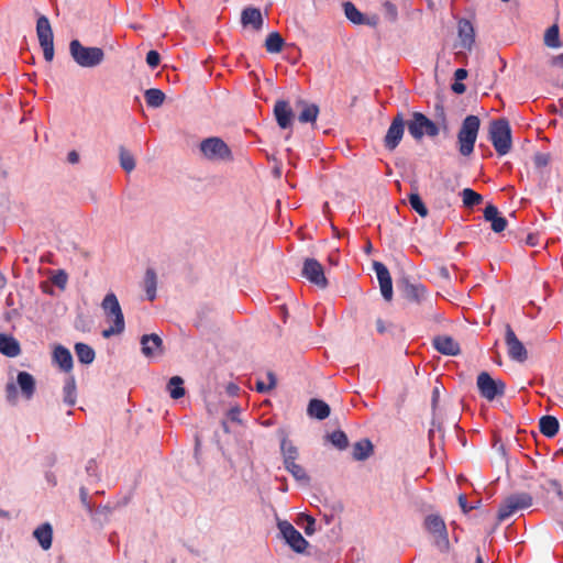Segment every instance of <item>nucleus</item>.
<instances>
[{"instance_id": "nucleus-1", "label": "nucleus", "mask_w": 563, "mask_h": 563, "mask_svg": "<svg viewBox=\"0 0 563 563\" xmlns=\"http://www.w3.org/2000/svg\"><path fill=\"white\" fill-rule=\"evenodd\" d=\"M101 309L104 322L108 324V327L102 330V336L109 339L123 333L125 329L124 316L120 302L113 292H108L104 296L101 302Z\"/></svg>"}, {"instance_id": "nucleus-2", "label": "nucleus", "mask_w": 563, "mask_h": 563, "mask_svg": "<svg viewBox=\"0 0 563 563\" xmlns=\"http://www.w3.org/2000/svg\"><path fill=\"white\" fill-rule=\"evenodd\" d=\"M481 121L476 115H467L457 133L459 152L463 156H470L474 152Z\"/></svg>"}, {"instance_id": "nucleus-3", "label": "nucleus", "mask_w": 563, "mask_h": 563, "mask_svg": "<svg viewBox=\"0 0 563 563\" xmlns=\"http://www.w3.org/2000/svg\"><path fill=\"white\" fill-rule=\"evenodd\" d=\"M69 53L73 59L85 68H93L100 65L104 58L101 48L84 46L78 40H73L69 43Z\"/></svg>"}, {"instance_id": "nucleus-4", "label": "nucleus", "mask_w": 563, "mask_h": 563, "mask_svg": "<svg viewBox=\"0 0 563 563\" xmlns=\"http://www.w3.org/2000/svg\"><path fill=\"white\" fill-rule=\"evenodd\" d=\"M489 140L498 155L504 156L511 148V129L507 120L493 121L489 126Z\"/></svg>"}, {"instance_id": "nucleus-5", "label": "nucleus", "mask_w": 563, "mask_h": 563, "mask_svg": "<svg viewBox=\"0 0 563 563\" xmlns=\"http://www.w3.org/2000/svg\"><path fill=\"white\" fill-rule=\"evenodd\" d=\"M199 150L203 158L210 162H229L232 159V152L227 143L217 136L201 141Z\"/></svg>"}, {"instance_id": "nucleus-6", "label": "nucleus", "mask_w": 563, "mask_h": 563, "mask_svg": "<svg viewBox=\"0 0 563 563\" xmlns=\"http://www.w3.org/2000/svg\"><path fill=\"white\" fill-rule=\"evenodd\" d=\"M532 505V497L527 493L514 494L507 497L500 505L498 519L506 520L519 510L529 508Z\"/></svg>"}, {"instance_id": "nucleus-7", "label": "nucleus", "mask_w": 563, "mask_h": 563, "mask_svg": "<svg viewBox=\"0 0 563 563\" xmlns=\"http://www.w3.org/2000/svg\"><path fill=\"white\" fill-rule=\"evenodd\" d=\"M36 34L43 49L44 58L51 62L54 58V36L49 21L44 15L40 16L37 20Z\"/></svg>"}, {"instance_id": "nucleus-8", "label": "nucleus", "mask_w": 563, "mask_h": 563, "mask_svg": "<svg viewBox=\"0 0 563 563\" xmlns=\"http://www.w3.org/2000/svg\"><path fill=\"white\" fill-rule=\"evenodd\" d=\"M277 527L285 540V542L298 553H302L308 547V541L301 533L288 521L279 520Z\"/></svg>"}, {"instance_id": "nucleus-9", "label": "nucleus", "mask_w": 563, "mask_h": 563, "mask_svg": "<svg viewBox=\"0 0 563 563\" xmlns=\"http://www.w3.org/2000/svg\"><path fill=\"white\" fill-rule=\"evenodd\" d=\"M409 133L417 140L424 134L435 136L439 133L438 126L429 120L424 114L416 112L412 120L408 124Z\"/></svg>"}, {"instance_id": "nucleus-10", "label": "nucleus", "mask_w": 563, "mask_h": 563, "mask_svg": "<svg viewBox=\"0 0 563 563\" xmlns=\"http://www.w3.org/2000/svg\"><path fill=\"white\" fill-rule=\"evenodd\" d=\"M477 387L481 395L489 401L497 396H501L505 391V384L501 380L493 379L486 372H482L477 376Z\"/></svg>"}, {"instance_id": "nucleus-11", "label": "nucleus", "mask_w": 563, "mask_h": 563, "mask_svg": "<svg viewBox=\"0 0 563 563\" xmlns=\"http://www.w3.org/2000/svg\"><path fill=\"white\" fill-rule=\"evenodd\" d=\"M302 276L320 288L328 286L323 266L314 258H307L302 266Z\"/></svg>"}, {"instance_id": "nucleus-12", "label": "nucleus", "mask_w": 563, "mask_h": 563, "mask_svg": "<svg viewBox=\"0 0 563 563\" xmlns=\"http://www.w3.org/2000/svg\"><path fill=\"white\" fill-rule=\"evenodd\" d=\"M505 342L507 345L508 355L511 360L522 363L528 358V352L525 345L517 338L509 324L506 325Z\"/></svg>"}, {"instance_id": "nucleus-13", "label": "nucleus", "mask_w": 563, "mask_h": 563, "mask_svg": "<svg viewBox=\"0 0 563 563\" xmlns=\"http://www.w3.org/2000/svg\"><path fill=\"white\" fill-rule=\"evenodd\" d=\"M405 131V122L400 114L394 118L384 139L385 147L389 151L395 150L400 143Z\"/></svg>"}, {"instance_id": "nucleus-14", "label": "nucleus", "mask_w": 563, "mask_h": 563, "mask_svg": "<svg viewBox=\"0 0 563 563\" xmlns=\"http://www.w3.org/2000/svg\"><path fill=\"white\" fill-rule=\"evenodd\" d=\"M374 271L377 275V279L379 282L380 291H382L383 297L388 301L391 300L393 283H391V277H390V274H389L387 267L382 263L375 262Z\"/></svg>"}, {"instance_id": "nucleus-15", "label": "nucleus", "mask_w": 563, "mask_h": 563, "mask_svg": "<svg viewBox=\"0 0 563 563\" xmlns=\"http://www.w3.org/2000/svg\"><path fill=\"white\" fill-rule=\"evenodd\" d=\"M274 114L278 125L282 129H288L291 126L294 121V111L289 102L285 100H278L274 107Z\"/></svg>"}, {"instance_id": "nucleus-16", "label": "nucleus", "mask_w": 563, "mask_h": 563, "mask_svg": "<svg viewBox=\"0 0 563 563\" xmlns=\"http://www.w3.org/2000/svg\"><path fill=\"white\" fill-rule=\"evenodd\" d=\"M142 353L146 357L158 356L163 353V341L157 334H145L141 338Z\"/></svg>"}, {"instance_id": "nucleus-17", "label": "nucleus", "mask_w": 563, "mask_h": 563, "mask_svg": "<svg viewBox=\"0 0 563 563\" xmlns=\"http://www.w3.org/2000/svg\"><path fill=\"white\" fill-rule=\"evenodd\" d=\"M426 529L432 533L440 542L448 543L446 527L441 517L430 515L424 520Z\"/></svg>"}, {"instance_id": "nucleus-18", "label": "nucleus", "mask_w": 563, "mask_h": 563, "mask_svg": "<svg viewBox=\"0 0 563 563\" xmlns=\"http://www.w3.org/2000/svg\"><path fill=\"white\" fill-rule=\"evenodd\" d=\"M241 23L243 26L251 25L254 30L260 31L264 23L260 9L253 7L245 8L241 14Z\"/></svg>"}, {"instance_id": "nucleus-19", "label": "nucleus", "mask_w": 563, "mask_h": 563, "mask_svg": "<svg viewBox=\"0 0 563 563\" xmlns=\"http://www.w3.org/2000/svg\"><path fill=\"white\" fill-rule=\"evenodd\" d=\"M53 362L64 372H70L73 368V356L69 350L62 345L55 346Z\"/></svg>"}, {"instance_id": "nucleus-20", "label": "nucleus", "mask_w": 563, "mask_h": 563, "mask_svg": "<svg viewBox=\"0 0 563 563\" xmlns=\"http://www.w3.org/2000/svg\"><path fill=\"white\" fill-rule=\"evenodd\" d=\"M484 218L492 223V229L496 233L503 232L507 227V220L499 216L498 209L493 205L485 208Z\"/></svg>"}, {"instance_id": "nucleus-21", "label": "nucleus", "mask_w": 563, "mask_h": 563, "mask_svg": "<svg viewBox=\"0 0 563 563\" xmlns=\"http://www.w3.org/2000/svg\"><path fill=\"white\" fill-rule=\"evenodd\" d=\"M16 383L24 398L30 400L35 393L34 377L27 372H19L16 376Z\"/></svg>"}, {"instance_id": "nucleus-22", "label": "nucleus", "mask_w": 563, "mask_h": 563, "mask_svg": "<svg viewBox=\"0 0 563 563\" xmlns=\"http://www.w3.org/2000/svg\"><path fill=\"white\" fill-rule=\"evenodd\" d=\"M0 353L8 357H15L21 353L20 343L12 335L0 334Z\"/></svg>"}, {"instance_id": "nucleus-23", "label": "nucleus", "mask_w": 563, "mask_h": 563, "mask_svg": "<svg viewBox=\"0 0 563 563\" xmlns=\"http://www.w3.org/2000/svg\"><path fill=\"white\" fill-rule=\"evenodd\" d=\"M297 107L301 109L298 120L301 123H314L319 114V108L314 103H309L303 100L297 102Z\"/></svg>"}, {"instance_id": "nucleus-24", "label": "nucleus", "mask_w": 563, "mask_h": 563, "mask_svg": "<svg viewBox=\"0 0 563 563\" xmlns=\"http://www.w3.org/2000/svg\"><path fill=\"white\" fill-rule=\"evenodd\" d=\"M434 347L442 354L456 355L460 352V346L452 338L442 335L433 340Z\"/></svg>"}, {"instance_id": "nucleus-25", "label": "nucleus", "mask_w": 563, "mask_h": 563, "mask_svg": "<svg viewBox=\"0 0 563 563\" xmlns=\"http://www.w3.org/2000/svg\"><path fill=\"white\" fill-rule=\"evenodd\" d=\"M457 27L462 47L470 48L474 42V29L472 23L466 19H462L459 21Z\"/></svg>"}, {"instance_id": "nucleus-26", "label": "nucleus", "mask_w": 563, "mask_h": 563, "mask_svg": "<svg viewBox=\"0 0 563 563\" xmlns=\"http://www.w3.org/2000/svg\"><path fill=\"white\" fill-rule=\"evenodd\" d=\"M33 536L43 550H48L52 547L53 529L49 523H43L37 527L34 530Z\"/></svg>"}, {"instance_id": "nucleus-27", "label": "nucleus", "mask_w": 563, "mask_h": 563, "mask_svg": "<svg viewBox=\"0 0 563 563\" xmlns=\"http://www.w3.org/2000/svg\"><path fill=\"white\" fill-rule=\"evenodd\" d=\"M345 16L354 24H376V21H368L363 13L352 3L345 2L343 4Z\"/></svg>"}, {"instance_id": "nucleus-28", "label": "nucleus", "mask_w": 563, "mask_h": 563, "mask_svg": "<svg viewBox=\"0 0 563 563\" xmlns=\"http://www.w3.org/2000/svg\"><path fill=\"white\" fill-rule=\"evenodd\" d=\"M539 427L540 432L548 438L556 435L560 429L559 421L553 416H543L540 419Z\"/></svg>"}, {"instance_id": "nucleus-29", "label": "nucleus", "mask_w": 563, "mask_h": 563, "mask_svg": "<svg viewBox=\"0 0 563 563\" xmlns=\"http://www.w3.org/2000/svg\"><path fill=\"white\" fill-rule=\"evenodd\" d=\"M308 413L310 417L323 420L330 415V407L322 400L312 399L308 406Z\"/></svg>"}, {"instance_id": "nucleus-30", "label": "nucleus", "mask_w": 563, "mask_h": 563, "mask_svg": "<svg viewBox=\"0 0 563 563\" xmlns=\"http://www.w3.org/2000/svg\"><path fill=\"white\" fill-rule=\"evenodd\" d=\"M144 289L148 300L156 298L157 276L154 269L148 268L144 276Z\"/></svg>"}, {"instance_id": "nucleus-31", "label": "nucleus", "mask_w": 563, "mask_h": 563, "mask_svg": "<svg viewBox=\"0 0 563 563\" xmlns=\"http://www.w3.org/2000/svg\"><path fill=\"white\" fill-rule=\"evenodd\" d=\"M280 451H282L284 464L288 463V462L296 461L298 459L299 452H298L297 446L291 441H289L286 437H284L282 439Z\"/></svg>"}, {"instance_id": "nucleus-32", "label": "nucleus", "mask_w": 563, "mask_h": 563, "mask_svg": "<svg viewBox=\"0 0 563 563\" xmlns=\"http://www.w3.org/2000/svg\"><path fill=\"white\" fill-rule=\"evenodd\" d=\"M373 452V445L368 440H362L353 446V457L357 461L366 460Z\"/></svg>"}, {"instance_id": "nucleus-33", "label": "nucleus", "mask_w": 563, "mask_h": 563, "mask_svg": "<svg viewBox=\"0 0 563 563\" xmlns=\"http://www.w3.org/2000/svg\"><path fill=\"white\" fill-rule=\"evenodd\" d=\"M63 394L65 404L68 406H74L76 404V382L73 376L66 378L63 387Z\"/></svg>"}, {"instance_id": "nucleus-34", "label": "nucleus", "mask_w": 563, "mask_h": 563, "mask_svg": "<svg viewBox=\"0 0 563 563\" xmlns=\"http://www.w3.org/2000/svg\"><path fill=\"white\" fill-rule=\"evenodd\" d=\"M284 466L294 476L296 481L301 482L303 484H308L309 476L306 470L301 465L296 463V461L285 463Z\"/></svg>"}, {"instance_id": "nucleus-35", "label": "nucleus", "mask_w": 563, "mask_h": 563, "mask_svg": "<svg viewBox=\"0 0 563 563\" xmlns=\"http://www.w3.org/2000/svg\"><path fill=\"white\" fill-rule=\"evenodd\" d=\"M148 107L158 108L164 103L165 93L161 89L151 88L144 93Z\"/></svg>"}, {"instance_id": "nucleus-36", "label": "nucleus", "mask_w": 563, "mask_h": 563, "mask_svg": "<svg viewBox=\"0 0 563 563\" xmlns=\"http://www.w3.org/2000/svg\"><path fill=\"white\" fill-rule=\"evenodd\" d=\"M75 352L78 361L82 364H90L95 360V351L85 343H77L75 345Z\"/></svg>"}, {"instance_id": "nucleus-37", "label": "nucleus", "mask_w": 563, "mask_h": 563, "mask_svg": "<svg viewBox=\"0 0 563 563\" xmlns=\"http://www.w3.org/2000/svg\"><path fill=\"white\" fill-rule=\"evenodd\" d=\"M283 45L284 38L277 32H273L266 37L265 48L268 53H279L283 49Z\"/></svg>"}, {"instance_id": "nucleus-38", "label": "nucleus", "mask_w": 563, "mask_h": 563, "mask_svg": "<svg viewBox=\"0 0 563 563\" xmlns=\"http://www.w3.org/2000/svg\"><path fill=\"white\" fill-rule=\"evenodd\" d=\"M544 44L551 48H559L561 46L558 25H552L545 31Z\"/></svg>"}, {"instance_id": "nucleus-39", "label": "nucleus", "mask_w": 563, "mask_h": 563, "mask_svg": "<svg viewBox=\"0 0 563 563\" xmlns=\"http://www.w3.org/2000/svg\"><path fill=\"white\" fill-rule=\"evenodd\" d=\"M183 383L184 380L179 376H174L169 379L167 388L172 398L178 399L185 395Z\"/></svg>"}, {"instance_id": "nucleus-40", "label": "nucleus", "mask_w": 563, "mask_h": 563, "mask_svg": "<svg viewBox=\"0 0 563 563\" xmlns=\"http://www.w3.org/2000/svg\"><path fill=\"white\" fill-rule=\"evenodd\" d=\"M462 199L465 207L472 208L483 201V197L473 189L465 188L462 191Z\"/></svg>"}, {"instance_id": "nucleus-41", "label": "nucleus", "mask_w": 563, "mask_h": 563, "mask_svg": "<svg viewBox=\"0 0 563 563\" xmlns=\"http://www.w3.org/2000/svg\"><path fill=\"white\" fill-rule=\"evenodd\" d=\"M327 438L332 443V445L339 450H344L349 445L347 437L341 430L333 431L332 433L328 434Z\"/></svg>"}, {"instance_id": "nucleus-42", "label": "nucleus", "mask_w": 563, "mask_h": 563, "mask_svg": "<svg viewBox=\"0 0 563 563\" xmlns=\"http://www.w3.org/2000/svg\"><path fill=\"white\" fill-rule=\"evenodd\" d=\"M410 207L421 217L428 216V209L424 206L421 197L417 192H411L408 197Z\"/></svg>"}, {"instance_id": "nucleus-43", "label": "nucleus", "mask_w": 563, "mask_h": 563, "mask_svg": "<svg viewBox=\"0 0 563 563\" xmlns=\"http://www.w3.org/2000/svg\"><path fill=\"white\" fill-rule=\"evenodd\" d=\"M120 165L128 173L135 168V161L133 155L124 147L120 148Z\"/></svg>"}, {"instance_id": "nucleus-44", "label": "nucleus", "mask_w": 563, "mask_h": 563, "mask_svg": "<svg viewBox=\"0 0 563 563\" xmlns=\"http://www.w3.org/2000/svg\"><path fill=\"white\" fill-rule=\"evenodd\" d=\"M266 380L256 382V390L260 393H267L273 389L276 385V378L273 373H267Z\"/></svg>"}, {"instance_id": "nucleus-45", "label": "nucleus", "mask_w": 563, "mask_h": 563, "mask_svg": "<svg viewBox=\"0 0 563 563\" xmlns=\"http://www.w3.org/2000/svg\"><path fill=\"white\" fill-rule=\"evenodd\" d=\"M385 16L391 21L395 22L398 18V10L397 7L391 3L390 1H385L383 4Z\"/></svg>"}, {"instance_id": "nucleus-46", "label": "nucleus", "mask_w": 563, "mask_h": 563, "mask_svg": "<svg viewBox=\"0 0 563 563\" xmlns=\"http://www.w3.org/2000/svg\"><path fill=\"white\" fill-rule=\"evenodd\" d=\"M161 57L156 51H150L146 55V63L151 68H156L159 65Z\"/></svg>"}, {"instance_id": "nucleus-47", "label": "nucleus", "mask_w": 563, "mask_h": 563, "mask_svg": "<svg viewBox=\"0 0 563 563\" xmlns=\"http://www.w3.org/2000/svg\"><path fill=\"white\" fill-rule=\"evenodd\" d=\"M5 391L8 401L14 405L18 398L16 386L13 383H10L7 385Z\"/></svg>"}, {"instance_id": "nucleus-48", "label": "nucleus", "mask_w": 563, "mask_h": 563, "mask_svg": "<svg viewBox=\"0 0 563 563\" xmlns=\"http://www.w3.org/2000/svg\"><path fill=\"white\" fill-rule=\"evenodd\" d=\"M306 520H307V526L305 527V532L308 536H311L314 532L316 520L310 516H306Z\"/></svg>"}, {"instance_id": "nucleus-49", "label": "nucleus", "mask_w": 563, "mask_h": 563, "mask_svg": "<svg viewBox=\"0 0 563 563\" xmlns=\"http://www.w3.org/2000/svg\"><path fill=\"white\" fill-rule=\"evenodd\" d=\"M526 244L529 246H537L539 244V235L537 233H530L526 238Z\"/></svg>"}, {"instance_id": "nucleus-50", "label": "nucleus", "mask_w": 563, "mask_h": 563, "mask_svg": "<svg viewBox=\"0 0 563 563\" xmlns=\"http://www.w3.org/2000/svg\"><path fill=\"white\" fill-rule=\"evenodd\" d=\"M459 504H460V506H461V508H462V510L464 512H467V511H470L473 508V507H468L467 506V500H466V497L464 495H460Z\"/></svg>"}, {"instance_id": "nucleus-51", "label": "nucleus", "mask_w": 563, "mask_h": 563, "mask_svg": "<svg viewBox=\"0 0 563 563\" xmlns=\"http://www.w3.org/2000/svg\"><path fill=\"white\" fill-rule=\"evenodd\" d=\"M454 76L456 80H463L467 77V70L464 68H459L455 70Z\"/></svg>"}, {"instance_id": "nucleus-52", "label": "nucleus", "mask_w": 563, "mask_h": 563, "mask_svg": "<svg viewBox=\"0 0 563 563\" xmlns=\"http://www.w3.org/2000/svg\"><path fill=\"white\" fill-rule=\"evenodd\" d=\"M452 89L453 91H455L456 93H462L465 91V86L463 84H459V82H455L453 86H452Z\"/></svg>"}, {"instance_id": "nucleus-53", "label": "nucleus", "mask_w": 563, "mask_h": 563, "mask_svg": "<svg viewBox=\"0 0 563 563\" xmlns=\"http://www.w3.org/2000/svg\"><path fill=\"white\" fill-rule=\"evenodd\" d=\"M329 263L333 266L338 265V262H339V255L338 253H332L329 255V258H328Z\"/></svg>"}, {"instance_id": "nucleus-54", "label": "nucleus", "mask_w": 563, "mask_h": 563, "mask_svg": "<svg viewBox=\"0 0 563 563\" xmlns=\"http://www.w3.org/2000/svg\"><path fill=\"white\" fill-rule=\"evenodd\" d=\"M68 161L75 164L79 161V155L75 151H73L68 154Z\"/></svg>"}, {"instance_id": "nucleus-55", "label": "nucleus", "mask_w": 563, "mask_h": 563, "mask_svg": "<svg viewBox=\"0 0 563 563\" xmlns=\"http://www.w3.org/2000/svg\"><path fill=\"white\" fill-rule=\"evenodd\" d=\"M66 283V276L64 274H60L55 278V284L58 286H63Z\"/></svg>"}, {"instance_id": "nucleus-56", "label": "nucleus", "mask_w": 563, "mask_h": 563, "mask_svg": "<svg viewBox=\"0 0 563 563\" xmlns=\"http://www.w3.org/2000/svg\"><path fill=\"white\" fill-rule=\"evenodd\" d=\"M87 497H88L87 490L85 488H81L80 489L81 501H82V504L87 505V507H89V505L87 504Z\"/></svg>"}, {"instance_id": "nucleus-57", "label": "nucleus", "mask_w": 563, "mask_h": 563, "mask_svg": "<svg viewBox=\"0 0 563 563\" xmlns=\"http://www.w3.org/2000/svg\"><path fill=\"white\" fill-rule=\"evenodd\" d=\"M7 285V278L0 273V290H2Z\"/></svg>"}, {"instance_id": "nucleus-58", "label": "nucleus", "mask_w": 563, "mask_h": 563, "mask_svg": "<svg viewBox=\"0 0 563 563\" xmlns=\"http://www.w3.org/2000/svg\"><path fill=\"white\" fill-rule=\"evenodd\" d=\"M554 485H555V486H556V488H558V495H559V497L563 499V493H562V490H561V487H560L556 483H554Z\"/></svg>"}, {"instance_id": "nucleus-59", "label": "nucleus", "mask_w": 563, "mask_h": 563, "mask_svg": "<svg viewBox=\"0 0 563 563\" xmlns=\"http://www.w3.org/2000/svg\"><path fill=\"white\" fill-rule=\"evenodd\" d=\"M555 63H561V64H563V54H562V55H560V56H558V57L555 58Z\"/></svg>"}, {"instance_id": "nucleus-60", "label": "nucleus", "mask_w": 563, "mask_h": 563, "mask_svg": "<svg viewBox=\"0 0 563 563\" xmlns=\"http://www.w3.org/2000/svg\"><path fill=\"white\" fill-rule=\"evenodd\" d=\"M476 563H484V562H483V559H482V556H481V555H478V556L476 558Z\"/></svg>"}, {"instance_id": "nucleus-61", "label": "nucleus", "mask_w": 563, "mask_h": 563, "mask_svg": "<svg viewBox=\"0 0 563 563\" xmlns=\"http://www.w3.org/2000/svg\"><path fill=\"white\" fill-rule=\"evenodd\" d=\"M504 2H508L509 0H503Z\"/></svg>"}]
</instances>
